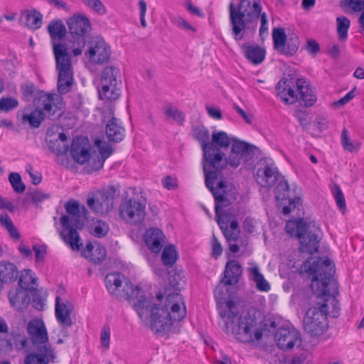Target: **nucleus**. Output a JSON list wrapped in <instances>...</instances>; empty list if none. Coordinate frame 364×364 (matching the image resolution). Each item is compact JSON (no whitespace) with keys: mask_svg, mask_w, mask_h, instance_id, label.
Masks as SVG:
<instances>
[{"mask_svg":"<svg viewBox=\"0 0 364 364\" xmlns=\"http://www.w3.org/2000/svg\"><path fill=\"white\" fill-rule=\"evenodd\" d=\"M334 265L328 258L311 257L301 267V273L311 278V289L322 300L308 309L304 317L305 330L313 336H321L328 328L327 316L338 317L340 306L333 294L338 289L333 278Z\"/></svg>","mask_w":364,"mask_h":364,"instance_id":"f257e3e1","label":"nucleus"},{"mask_svg":"<svg viewBox=\"0 0 364 364\" xmlns=\"http://www.w3.org/2000/svg\"><path fill=\"white\" fill-rule=\"evenodd\" d=\"M227 285L222 279L214 291L215 298L218 304L220 326L225 333L232 334L241 342L260 340L262 336V328L257 322L255 312L250 311L240 314L234 303L225 299Z\"/></svg>","mask_w":364,"mask_h":364,"instance_id":"f03ea898","label":"nucleus"},{"mask_svg":"<svg viewBox=\"0 0 364 364\" xmlns=\"http://www.w3.org/2000/svg\"><path fill=\"white\" fill-rule=\"evenodd\" d=\"M145 308L148 306V316L141 318L146 320L150 316L151 328L156 333H166L173 324L181 321L186 316V308L182 296L177 293L168 294L164 305L151 306L150 301L144 299Z\"/></svg>","mask_w":364,"mask_h":364,"instance_id":"7ed1b4c3","label":"nucleus"},{"mask_svg":"<svg viewBox=\"0 0 364 364\" xmlns=\"http://www.w3.org/2000/svg\"><path fill=\"white\" fill-rule=\"evenodd\" d=\"M51 38L55 68L58 73V89L59 92H68L73 85V70L70 57L65 45L60 43L65 36V26L60 21H53L48 26Z\"/></svg>","mask_w":364,"mask_h":364,"instance_id":"20e7f679","label":"nucleus"},{"mask_svg":"<svg viewBox=\"0 0 364 364\" xmlns=\"http://www.w3.org/2000/svg\"><path fill=\"white\" fill-rule=\"evenodd\" d=\"M233 136L228 135V133L223 131H214L212 133L210 144L213 145V150L211 151V157L205 159L203 161V168L205 174V183L207 188L213 193L215 200L221 198L222 195L225 194V189L226 187L225 182L218 178V174L216 171L210 170V166L215 161L213 156H216L218 153L223 154L220 149H227L232 144L233 141L237 140Z\"/></svg>","mask_w":364,"mask_h":364,"instance_id":"39448f33","label":"nucleus"},{"mask_svg":"<svg viewBox=\"0 0 364 364\" xmlns=\"http://www.w3.org/2000/svg\"><path fill=\"white\" fill-rule=\"evenodd\" d=\"M94 145L97 149L99 154L92 152L91 146L87 137L74 139L70 148L73 159L81 165L89 163L95 170L101 168L105 160L112 154V149L109 143L100 139H96Z\"/></svg>","mask_w":364,"mask_h":364,"instance_id":"423d86ee","label":"nucleus"},{"mask_svg":"<svg viewBox=\"0 0 364 364\" xmlns=\"http://www.w3.org/2000/svg\"><path fill=\"white\" fill-rule=\"evenodd\" d=\"M229 11L234 38L240 41L246 29L257 23L262 14V6L259 0H241L238 6L232 1L229 5Z\"/></svg>","mask_w":364,"mask_h":364,"instance_id":"0eeeda50","label":"nucleus"},{"mask_svg":"<svg viewBox=\"0 0 364 364\" xmlns=\"http://www.w3.org/2000/svg\"><path fill=\"white\" fill-rule=\"evenodd\" d=\"M65 208L68 215H63L60 218L63 230L60 235L64 242L73 250H78L82 243H80V236L77 230L83 227V223L80 220V213L85 208L80 206L79 202L70 200L65 205Z\"/></svg>","mask_w":364,"mask_h":364,"instance_id":"6e6552de","label":"nucleus"},{"mask_svg":"<svg viewBox=\"0 0 364 364\" xmlns=\"http://www.w3.org/2000/svg\"><path fill=\"white\" fill-rule=\"evenodd\" d=\"M286 230L291 236H295L299 240L302 252L312 254L318 251L321 230L314 223L306 222L303 219L289 220L286 225Z\"/></svg>","mask_w":364,"mask_h":364,"instance_id":"1a4fd4ad","label":"nucleus"},{"mask_svg":"<svg viewBox=\"0 0 364 364\" xmlns=\"http://www.w3.org/2000/svg\"><path fill=\"white\" fill-rule=\"evenodd\" d=\"M40 100L43 111L36 109L30 113H25L22 117V122H28L33 127H38L45 117L55 119L62 114L63 108L62 97L57 95H43Z\"/></svg>","mask_w":364,"mask_h":364,"instance_id":"9d476101","label":"nucleus"},{"mask_svg":"<svg viewBox=\"0 0 364 364\" xmlns=\"http://www.w3.org/2000/svg\"><path fill=\"white\" fill-rule=\"evenodd\" d=\"M252 152V149L250 144L240 139L235 140L230 146V151L228 157H225L224 153H218L213 156L215 161L210 166V170L216 171L219 175L218 171L227 166L237 168L242 162L247 160ZM218 178L222 180L219 176Z\"/></svg>","mask_w":364,"mask_h":364,"instance_id":"9b49d317","label":"nucleus"},{"mask_svg":"<svg viewBox=\"0 0 364 364\" xmlns=\"http://www.w3.org/2000/svg\"><path fill=\"white\" fill-rule=\"evenodd\" d=\"M215 200L218 223L229 242L230 250L233 253H236L239 250V247L235 243L240 233L238 223L230 212L222 210L223 207L228 205L227 201L225 200V194L222 195L220 199Z\"/></svg>","mask_w":364,"mask_h":364,"instance_id":"f8f14e48","label":"nucleus"},{"mask_svg":"<svg viewBox=\"0 0 364 364\" xmlns=\"http://www.w3.org/2000/svg\"><path fill=\"white\" fill-rule=\"evenodd\" d=\"M122 75L119 68L114 66L105 67L100 76L98 86L101 100H116L120 96Z\"/></svg>","mask_w":364,"mask_h":364,"instance_id":"ddd939ff","label":"nucleus"},{"mask_svg":"<svg viewBox=\"0 0 364 364\" xmlns=\"http://www.w3.org/2000/svg\"><path fill=\"white\" fill-rule=\"evenodd\" d=\"M67 25L72 38H76L72 41L71 53L74 56H78L82 53L85 46V35L91 28L90 20L84 15L74 14L68 19Z\"/></svg>","mask_w":364,"mask_h":364,"instance_id":"4468645a","label":"nucleus"},{"mask_svg":"<svg viewBox=\"0 0 364 364\" xmlns=\"http://www.w3.org/2000/svg\"><path fill=\"white\" fill-rule=\"evenodd\" d=\"M124 290V296H114L119 300H128L133 302L135 310L141 318H146L149 310L148 306L145 308L144 299H146L144 291L138 285H134L127 278L124 281L119 290Z\"/></svg>","mask_w":364,"mask_h":364,"instance_id":"2eb2a0df","label":"nucleus"},{"mask_svg":"<svg viewBox=\"0 0 364 364\" xmlns=\"http://www.w3.org/2000/svg\"><path fill=\"white\" fill-rule=\"evenodd\" d=\"M119 216L127 223L139 224L146 216V203L134 198L124 200L119 206Z\"/></svg>","mask_w":364,"mask_h":364,"instance_id":"dca6fc26","label":"nucleus"},{"mask_svg":"<svg viewBox=\"0 0 364 364\" xmlns=\"http://www.w3.org/2000/svg\"><path fill=\"white\" fill-rule=\"evenodd\" d=\"M111 50L108 43L100 36L93 37L88 43L85 55L92 63L101 64L110 57Z\"/></svg>","mask_w":364,"mask_h":364,"instance_id":"f3484780","label":"nucleus"},{"mask_svg":"<svg viewBox=\"0 0 364 364\" xmlns=\"http://www.w3.org/2000/svg\"><path fill=\"white\" fill-rule=\"evenodd\" d=\"M113 196L105 191H96L88 195L87 205L89 208L97 215H105L113 208Z\"/></svg>","mask_w":364,"mask_h":364,"instance_id":"a211bd4d","label":"nucleus"},{"mask_svg":"<svg viewBox=\"0 0 364 364\" xmlns=\"http://www.w3.org/2000/svg\"><path fill=\"white\" fill-rule=\"evenodd\" d=\"M274 339L278 347L282 350H290L301 344L300 333L291 326H282L277 329Z\"/></svg>","mask_w":364,"mask_h":364,"instance_id":"6ab92c4d","label":"nucleus"},{"mask_svg":"<svg viewBox=\"0 0 364 364\" xmlns=\"http://www.w3.org/2000/svg\"><path fill=\"white\" fill-rule=\"evenodd\" d=\"M55 358L54 349L50 346L43 345L26 356L24 364H48L53 362Z\"/></svg>","mask_w":364,"mask_h":364,"instance_id":"aec40b11","label":"nucleus"},{"mask_svg":"<svg viewBox=\"0 0 364 364\" xmlns=\"http://www.w3.org/2000/svg\"><path fill=\"white\" fill-rule=\"evenodd\" d=\"M27 332L33 344H46L48 341V334L44 322L40 319H33L28 323Z\"/></svg>","mask_w":364,"mask_h":364,"instance_id":"412c9836","label":"nucleus"},{"mask_svg":"<svg viewBox=\"0 0 364 364\" xmlns=\"http://www.w3.org/2000/svg\"><path fill=\"white\" fill-rule=\"evenodd\" d=\"M294 82L291 78H283L277 85V96L287 104H293L298 100L294 90Z\"/></svg>","mask_w":364,"mask_h":364,"instance_id":"4be33fe9","label":"nucleus"},{"mask_svg":"<svg viewBox=\"0 0 364 364\" xmlns=\"http://www.w3.org/2000/svg\"><path fill=\"white\" fill-rule=\"evenodd\" d=\"M73 307L69 302H63L59 296L55 298V313L57 321L63 328H68L72 325L70 318Z\"/></svg>","mask_w":364,"mask_h":364,"instance_id":"5701e85b","label":"nucleus"},{"mask_svg":"<svg viewBox=\"0 0 364 364\" xmlns=\"http://www.w3.org/2000/svg\"><path fill=\"white\" fill-rule=\"evenodd\" d=\"M144 238L146 245L154 253H159L165 242V235L158 228L147 230Z\"/></svg>","mask_w":364,"mask_h":364,"instance_id":"b1692460","label":"nucleus"},{"mask_svg":"<svg viewBox=\"0 0 364 364\" xmlns=\"http://www.w3.org/2000/svg\"><path fill=\"white\" fill-rule=\"evenodd\" d=\"M20 21L28 28L37 30L43 24V15L40 11L31 8L23 10L20 15Z\"/></svg>","mask_w":364,"mask_h":364,"instance_id":"393cba45","label":"nucleus"},{"mask_svg":"<svg viewBox=\"0 0 364 364\" xmlns=\"http://www.w3.org/2000/svg\"><path fill=\"white\" fill-rule=\"evenodd\" d=\"M279 171L277 167L267 166L259 168L256 175L257 183L263 187H271L279 179Z\"/></svg>","mask_w":364,"mask_h":364,"instance_id":"a878e982","label":"nucleus"},{"mask_svg":"<svg viewBox=\"0 0 364 364\" xmlns=\"http://www.w3.org/2000/svg\"><path fill=\"white\" fill-rule=\"evenodd\" d=\"M193 136L196 140H198L202 146L203 152V160L205 159H210L211 157V151L213 150V144H210V132L208 129L203 126H198L193 130Z\"/></svg>","mask_w":364,"mask_h":364,"instance_id":"bb28decb","label":"nucleus"},{"mask_svg":"<svg viewBox=\"0 0 364 364\" xmlns=\"http://www.w3.org/2000/svg\"><path fill=\"white\" fill-rule=\"evenodd\" d=\"M109 114H113L111 109H109ZM105 133L109 141L115 142L122 141L124 136V128L120 125L119 120L113 117L106 125Z\"/></svg>","mask_w":364,"mask_h":364,"instance_id":"cd10ccee","label":"nucleus"},{"mask_svg":"<svg viewBox=\"0 0 364 364\" xmlns=\"http://www.w3.org/2000/svg\"><path fill=\"white\" fill-rule=\"evenodd\" d=\"M296 84L300 95L298 100L306 107L314 105L316 101V96L313 90L310 87L309 83L303 79H299L296 80Z\"/></svg>","mask_w":364,"mask_h":364,"instance_id":"c85d7f7f","label":"nucleus"},{"mask_svg":"<svg viewBox=\"0 0 364 364\" xmlns=\"http://www.w3.org/2000/svg\"><path fill=\"white\" fill-rule=\"evenodd\" d=\"M126 279L124 275L119 273H111L106 276V287L112 296H124L127 295L122 292L124 290H119V288L122 285Z\"/></svg>","mask_w":364,"mask_h":364,"instance_id":"c756f323","label":"nucleus"},{"mask_svg":"<svg viewBox=\"0 0 364 364\" xmlns=\"http://www.w3.org/2000/svg\"><path fill=\"white\" fill-rule=\"evenodd\" d=\"M11 306L17 311L26 308L30 302V298L26 291L21 289H12L9 293Z\"/></svg>","mask_w":364,"mask_h":364,"instance_id":"7c9ffc66","label":"nucleus"},{"mask_svg":"<svg viewBox=\"0 0 364 364\" xmlns=\"http://www.w3.org/2000/svg\"><path fill=\"white\" fill-rule=\"evenodd\" d=\"M242 50L246 58L254 65L262 63L265 58L266 50L259 46L247 43L242 46Z\"/></svg>","mask_w":364,"mask_h":364,"instance_id":"2f4dec72","label":"nucleus"},{"mask_svg":"<svg viewBox=\"0 0 364 364\" xmlns=\"http://www.w3.org/2000/svg\"><path fill=\"white\" fill-rule=\"evenodd\" d=\"M82 255L84 257L94 263H99L106 257L105 249L97 243H88Z\"/></svg>","mask_w":364,"mask_h":364,"instance_id":"473e14b6","label":"nucleus"},{"mask_svg":"<svg viewBox=\"0 0 364 364\" xmlns=\"http://www.w3.org/2000/svg\"><path fill=\"white\" fill-rule=\"evenodd\" d=\"M242 274V268L238 262L231 260L226 264L223 282L226 284L236 283Z\"/></svg>","mask_w":364,"mask_h":364,"instance_id":"72a5a7b5","label":"nucleus"},{"mask_svg":"<svg viewBox=\"0 0 364 364\" xmlns=\"http://www.w3.org/2000/svg\"><path fill=\"white\" fill-rule=\"evenodd\" d=\"M18 271L16 267L11 262H0V281L5 283L11 282L16 280Z\"/></svg>","mask_w":364,"mask_h":364,"instance_id":"f704fd0d","label":"nucleus"},{"mask_svg":"<svg viewBox=\"0 0 364 364\" xmlns=\"http://www.w3.org/2000/svg\"><path fill=\"white\" fill-rule=\"evenodd\" d=\"M18 283L21 289L32 291L36 289V279L31 270L24 269L21 272Z\"/></svg>","mask_w":364,"mask_h":364,"instance_id":"c9c22d12","label":"nucleus"},{"mask_svg":"<svg viewBox=\"0 0 364 364\" xmlns=\"http://www.w3.org/2000/svg\"><path fill=\"white\" fill-rule=\"evenodd\" d=\"M341 142L343 149L349 152H355L360 149V143L357 141L351 140L346 128H343L341 132Z\"/></svg>","mask_w":364,"mask_h":364,"instance_id":"e433bc0d","label":"nucleus"},{"mask_svg":"<svg viewBox=\"0 0 364 364\" xmlns=\"http://www.w3.org/2000/svg\"><path fill=\"white\" fill-rule=\"evenodd\" d=\"M90 232L92 235L96 237H102L105 236L109 230V228L107 223L101 220L93 221V223L89 227Z\"/></svg>","mask_w":364,"mask_h":364,"instance_id":"4c0bfd02","label":"nucleus"},{"mask_svg":"<svg viewBox=\"0 0 364 364\" xmlns=\"http://www.w3.org/2000/svg\"><path fill=\"white\" fill-rule=\"evenodd\" d=\"M178 259V254L175 247L172 245H166L161 255V260L165 265L173 264Z\"/></svg>","mask_w":364,"mask_h":364,"instance_id":"58836bf2","label":"nucleus"},{"mask_svg":"<svg viewBox=\"0 0 364 364\" xmlns=\"http://www.w3.org/2000/svg\"><path fill=\"white\" fill-rule=\"evenodd\" d=\"M272 38L274 48L282 53L287 41V36L284 28H275L272 31Z\"/></svg>","mask_w":364,"mask_h":364,"instance_id":"ea45409f","label":"nucleus"},{"mask_svg":"<svg viewBox=\"0 0 364 364\" xmlns=\"http://www.w3.org/2000/svg\"><path fill=\"white\" fill-rule=\"evenodd\" d=\"M163 111L166 118L172 119L180 124L184 121L183 113L171 105H166Z\"/></svg>","mask_w":364,"mask_h":364,"instance_id":"a19ab883","label":"nucleus"},{"mask_svg":"<svg viewBox=\"0 0 364 364\" xmlns=\"http://www.w3.org/2000/svg\"><path fill=\"white\" fill-rule=\"evenodd\" d=\"M336 23L338 38L341 41H345L348 37V31L350 27V21L345 16H338L336 18Z\"/></svg>","mask_w":364,"mask_h":364,"instance_id":"79ce46f5","label":"nucleus"},{"mask_svg":"<svg viewBox=\"0 0 364 364\" xmlns=\"http://www.w3.org/2000/svg\"><path fill=\"white\" fill-rule=\"evenodd\" d=\"M328 127V120L324 116H317L314 122L310 124L309 129L311 131L312 134H316V132L321 133L326 130Z\"/></svg>","mask_w":364,"mask_h":364,"instance_id":"37998d69","label":"nucleus"},{"mask_svg":"<svg viewBox=\"0 0 364 364\" xmlns=\"http://www.w3.org/2000/svg\"><path fill=\"white\" fill-rule=\"evenodd\" d=\"M286 42L287 43H285L284 49L282 50V53L287 55H294L299 48V41L298 37L296 35H293L290 36Z\"/></svg>","mask_w":364,"mask_h":364,"instance_id":"c03bdc74","label":"nucleus"},{"mask_svg":"<svg viewBox=\"0 0 364 364\" xmlns=\"http://www.w3.org/2000/svg\"><path fill=\"white\" fill-rule=\"evenodd\" d=\"M331 192L338 209L343 213H345L346 210V200L339 186L334 184L331 189Z\"/></svg>","mask_w":364,"mask_h":364,"instance_id":"a18cd8bd","label":"nucleus"},{"mask_svg":"<svg viewBox=\"0 0 364 364\" xmlns=\"http://www.w3.org/2000/svg\"><path fill=\"white\" fill-rule=\"evenodd\" d=\"M82 1L93 12L100 16H104L107 14V9L100 0H82Z\"/></svg>","mask_w":364,"mask_h":364,"instance_id":"49530a36","label":"nucleus"},{"mask_svg":"<svg viewBox=\"0 0 364 364\" xmlns=\"http://www.w3.org/2000/svg\"><path fill=\"white\" fill-rule=\"evenodd\" d=\"M0 223L4 226L14 238L18 239L19 234L13 225V222L7 214H2L0 217Z\"/></svg>","mask_w":364,"mask_h":364,"instance_id":"de8ad7c7","label":"nucleus"},{"mask_svg":"<svg viewBox=\"0 0 364 364\" xmlns=\"http://www.w3.org/2000/svg\"><path fill=\"white\" fill-rule=\"evenodd\" d=\"M9 181L15 192L20 193L25 191L26 186L18 173H11L9 176Z\"/></svg>","mask_w":364,"mask_h":364,"instance_id":"09e8293b","label":"nucleus"},{"mask_svg":"<svg viewBox=\"0 0 364 364\" xmlns=\"http://www.w3.org/2000/svg\"><path fill=\"white\" fill-rule=\"evenodd\" d=\"M247 273L249 279L252 282L264 277L260 271L259 267L255 262L249 263V267L247 268Z\"/></svg>","mask_w":364,"mask_h":364,"instance_id":"8fccbe9b","label":"nucleus"},{"mask_svg":"<svg viewBox=\"0 0 364 364\" xmlns=\"http://www.w3.org/2000/svg\"><path fill=\"white\" fill-rule=\"evenodd\" d=\"M18 106V102L13 97H2L0 99V110L4 112H9Z\"/></svg>","mask_w":364,"mask_h":364,"instance_id":"3c124183","label":"nucleus"},{"mask_svg":"<svg viewBox=\"0 0 364 364\" xmlns=\"http://www.w3.org/2000/svg\"><path fill=\"white\" fill-rule=\"evenodd\" d=\"M355 96V89H353L350 92H348L344 97L341 98L340 100L335 101L332 103V107L334 109H340L341 107L346 105L351 100H353Z\"/></svg>","mask_w":364,"mask_h":364,"instance_id":"603ef678","label":"nucleus"},{"mask_svg":"<svg viewBox=\"0 0 364 364\" xmlns=\"http://www.w3.org/2000/svg\"><path fill=\"white\" fill-rule=\"evenodd\" d=\"M289 191V186L287 181H280L275 190V197L277 200H284L287 193Z\"/></svg>","mask_w":364,"mask_h":364,"instance_id":"864d4df0","label":"nucleus"},{"mask_svg":"<svg viewBox=\"0 0 364 364\" xmlns=\"http://www.w3.org/2000/svg\"><path fill=\"white\" fill-rule=\"evenodd\" d=\"M59 140L63 143L62 145H58L57 147H54L53 146H50V149H53V151L55 152L58 155L63 154L67 152L68 149V145L65 144L68 137L65 134L60 133L58 136Z\"/></svg>","mask_w":364,"mask_h":364,"instance_id":"5fc2aeb1","label":"nucleus"},{"mask_svg":"<svg viewBox=\"0 0 364 364\" xmlns=\"http://www.w3.org/2000/svg\"><path fill=\"white\" fill-rule=\"evenodd\" d=\"M174 23L181 30L189 31L191 32L196 31V28L181 16H177L174 20Z\"/></svg>","mask_w":364,"mask_h":364,"instance_id":"6e6d98bb","label":"nucleus"},{"mask_svg":"<svg viewBox=\"0 0 364 364\" xmlns=\"http://www.w3.org/2000/svg\"><path fill=\"white\" fill-rule=\"evenodd\" d=\"M186 7L190 14L200 18L205 17V14L202 11V10L197 6H195L191 0H187L186 1Z\"/></svg>","mask_w":364,"mask_h":364,"instance_id":"4d7b16f0","label":"nucleus"},{"mask_svg":"<svg viewBox=\"0 0 364 364\" xmlns=\"http://www.w3.org/2000/svg\"><path fill=\"white\" fill-rule=\"evenodd\" d=\"M257 289L262 292H268L271 289V285L269 282L262 277L258 280L254 282Z\"/></svg>","mask_w":364,"mask_h":364,"instance_id":"13d9d810","label":"nucleus"},{"mask_svg":"<svg viewBox=\"0 0 364 364\" xmlns=\"http://www.w3.org/2000/svg\"><path fill=\"white\" fill-rule=\"evenodd\" d=\"M28 340L24 336L15 335L14 336V348L18 350L25 348L27 346Z\"/></svg>","mask_w":364,"mask_h":364,"instance_id":"bf43d9fd","label":"nucleus"},{"mask_svg":"<svg viewBox=\"0 0 364 364\" xmlns=\"http://www.w3.org/2000/svg\"><path fill=\"white\" fill-rule=\"evenodd\" d=\"M138 4L139 7V17L141 25L143 28H146L147 26V23L145 20V16L147 9L146 3L144 0H140Z\"/></svg>","mask_w":364,"mask_h":364,"instance_id":"052dcab7","label":"nucleus"},{"mask_svg":"<svg viewBox=\"0 0 364 364\" xmlns=\"http://www.w3.org/2000/svg\"><path fill=\"white\" fill-rule=\"evenodd\" d=\"M205 109L208 115L215 119L220 120L222 119V112L220 108L211 105H206Z\"/></svg>","mask_w":364,"mask_h":364,"instance_id":"680f3d73","label":"nucleus"},{"mask_svg":"<svg viewBox=\"0 0 364 364\" xmlns=\"http://www.w3.org/2000/svg\"><path fill=\"white\" fill-rule=\"evenodd\" d=\"M33 250L36 262H43L46 254V247L44 245H34Z\"/></svg>","mask_w":364,"mask_h":364,"instance_id":"e2e57ef3","label":"nucleus"},{"mask_svg":"<svg viewBox=\"0 0 364 364\" xmlns=\"http://www.w3.org/2000/svg\"><path fill=\"white\" fill-rule=\"evenodd\" d=\"M170 284L176 289H180L183 287L184 281L179 274H174L171 276L169 280Z\"/></svg>","mask_w":364,"mask_h":364,"instance_id":"0e129e2a","label":"nucleus"},{"mask_svg":"<svg viewBox=\"0 0 364 364\" xmlns=\"http://www.w3.org/2000/svg\"><path fill=\"white\" fill-rule=\"evenodd\" d=\"M30 197L33 202L39 203L48 198V195L41 191L36 190L30 193Z\"/></svg>","mask_w":364,"mask_h":364,"instance_id":"69168bd1","label":"nucleus"},{"mask_svg":"<svg viewBox=\"0 0 364 364\" xmlns=\"http://www.w3.org/2000/svg\"><path fill=\"white\" fill-rule=\"evenodd\" d=\"M101 343L103 347L107 348L109 345L110 332L108 327H103L101 332Z\"/></svg>","mask_w":364,"mask_h":364,"instance_id":"338daca9","label":"nucleus"},{"mask_svg":"<svg viewBox=\"0 0 364 364\" xmlns=\"http://www.w3.org/2000/svg\"><path fill=\"white\" fill-rule=\"evenodd\" d=\"M211 247H212L213 255L216 258L222 254V252H223L222 246H221L220 243L218 242V240L216 239L215 235L213 236Z\"/></svg>","mask_w":364,"mask_h":364,"instance_id":"774afa93","label":"nucleus"}]
</instances>
